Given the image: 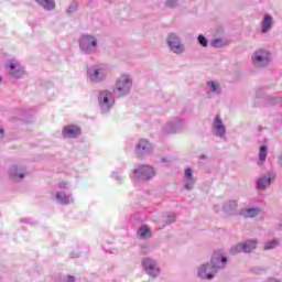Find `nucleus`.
<instances>
[{
    "mask_svg": "<svg viewBox=\"0 0 282 282\" xmlns=\"http://www.w3.org/2000/svg\"><path fill=\"white\" fill-rule=\"evenodd\" d=\"M226 263H228V258H226V256L219 251L214 252L210 262L205 263L198 268L199 279H206L207 281L215 279L217 270L226 268Z\"/></svg>",
    "mask_w": 282,
    "mask_h": 282,
    "instance_id": "nucleus-1",
    "label": "nucleus"
},
{
    "mask_svg": "<svg viewBox=\"0 0 282 282\" xmlns=\"http://www.w3.org/2000/svg\"><path fill=\"white\" fill-rule=\"evenodd\" d=\"M272 63V53L265 48H258L251 54V65L256 69H263Z\"/></svg>",
    "mask_w": 282,
    "mask_h": 282,
    "instance_id": "nucleus-2",
    "label": "nucleus"
},
{
    "mask_svg": "<svg viewBox=\"0 0 282 282\" xmlns=\"http://www.w3.org/2000/svg\"><path fill=\"white\" fill-rule=\"evenodd\" d=\"M109 65L107 64H95L87 68V76L90 83H102L109 75Z\"/></svg>",
    "mask_w": 282,
    "mask_h": 282,
    "instance_id": "nucleus-3",
    "label": "nucleus"
},
{
    "mask_svg": "<svg viewBox=\"0 0 282 282\" xmlns=\"http://www.w3.org/2000/svg\"><path fill=\"white\" fill-rule=\"evenodd\" d=\"M133 86V80L129 75H121L113 89L115 96L117 98H123V96H129L131 94V87Z\"/></svg>",
    "mask_w": 282,
    "mask_h": 282,
    "instance_id": "nucleus-4",
    "label": "nucleus"
},
{
    "mask_svg": "<svg viewBox=\"0 0 282 282\" xmlns=\"http://www.w3.org/2000/svg\"><path fill=\"white\" fill-rule=\"evenodd\" d=\"M133 175L132 182H134V184L149 182L155 177V169L151 165H140L133 170Z\"/></svg>",
    "mask_w": 282,
    "mask_h": 282,
    "instance_id": "nucleus-5",
    "label": "nucleus"
},
{
    "mask_svg": "<svg viewBox=\"0 0 282 282\" xmlns=\"http://www.w3.org/2000/svg\"><path fill=\"white\" fill-rule=\"evenodd\" d=\"M79 50L83 54H96L98 52V40L94 35H82L79 39Z\"/></svg>",
    "mask_w": 282,
    "mask_h": 282,
    "instance_id": "nucleus-6",
    "label": "nucleus"
},
{
    "mask_svg": "<svg viewBox=\"0 0 282 282\" xmlns=\"http://www.w3.org/2000/svg\"><path fill=\"white\" fill-rule=\"evenodd\" d=\"M98 102L101 113H109L116 105V99L113 98V93L110 90H102L99 93Z\"/></svg>",
    "mask_w": 282,
    "mask_h": 282,
    "instance_id": "nucleus-7",
    "label": "nucleus"
},
{
    "mask_svg": "<svg viewBox=\"0 0 282 282\" xmlns=\"http://www.w3.org/2000/svg\"><path fill=\"white\" fill-rule=\"evenodd\" d=\"M184 129H186V121L180 117H176L164 124L163 133H165V135L182 133Z\"/></svg>",
    "mask_w": 282,
    "mask_h": 282,
    "instance_id": "nucleus-8",
    "label": "nucleus"
},
{
    "mask_svg": "<svg viewBox=\"0 0 282 282\" xmlns=\"http://www.w3.org/2000/svg\"><path fill=\"white\" fill-rule=\"evenodd\" d=\"M134 151L137 158H140V160H142L147 158V155H152L153 144H151V142H149V140L147 139H141L138 141Z\"/></svg>",
    "mask_w": 282,
    "mask_h": 282,
    "instance_id": "nucleus-9",
    "label": "nucleus"
},
{
    "mask_svg": "<svg viewBox=\"0 0 282 282\" xmlns=\"http://www.w3.org/2000/svg\"><path fill=\"white\" fill-rule=\"evenodd\" d=\"M167 46L174 54H183L185 47L184 44H182V40L177 34L170 33L166 39Z\"/></svg>",
    "mask_w": 282,
    "mask_h": 282,
    "instance_id": "nucleus-10",
    "label": "nucleus"
},
{
    "mask_svg": "<svg viewBox=\"0 0 282 282\" xmlns=\"http://www.w3.org/2000/svg\"><path fill=\"white\" fill-rule=\"evenodd\" d=\"M142 265L149 276L152 279H155L156 276H160V264H158V261L151 259V258H144L142 260Z\"/></svg>",
    "mask_w": 282,
    "mask_h": 282,
    "instance_id": "nucleus-11",
    "label": "nucleus"
},
{
    "mask_svg": "<svg viewBox=\"0 0 282 282\" xmlns=\"http://www.w3.org/2000/svg\"><path fill=\"white\" fill-rule=\"evenodd\" d=\"M6 69H9V74H11L13 78H23L25 74V68H23L21 64L14 59L9 61Z\"/></svg>",
    "mask_w": 282,
    "mask_h": 282,
    "instance_id": "nucleus-12",
    "label": "nucleus"
},
{
    "mask_svg": "<svg viewBox=\"0 0 282 282\" xmlns=\"http://www.w3.org/2000/svg\"><path fill=\"white\" fill-rule=\"evenodd\" d=\"M274 180H276V174L274 172H268L262 177L258 178L257 188L259 191H265V188H268V186H270Z\"/></svg>",
    "mask_w": 282,
    "mask_h": 282,
    "instance_id": "nucleus-13",
    "label": "nucleus"
},
{
    "mask_svg": "<svg viewBox=\"0 0 282 282\" xmlns=\"http://www.w3.org/2000/svg\"><path fill=\"white\" fill-rule=\"evenodd\" d=\"M25 177V167L12 165L9 170V178L12 182H21Z\"/></svg>",
    "mask_w": 282,
    "mask_h": 282,
    "instance_id": "nucleus-14",
    "label": "nucleus"
},
{
    "mask_svg": "<svg viewBox=\"0 0 282 282\" xmlns=\"http://www.w3.org/2000/svg\"><path fill=\"white\" fill-rule=\"evenodd\" d=\"M214 135L217 138H224L226 135V126H224V121H221V118L219 116L215 117L214 123Z\"/></svg>",
    "mask_w": 282,
    "mask_h": 282,
    "instance_id": "nucleus-15",
    "label": "nucleus"
},
{
    "mask_svg": "<svg viewBox=\"0 0 282 282\" xmlns=\"http://www.w3.org/2000/svg\"><path fill=\"white\" fill-rule=\"evenodd\" d=\"M221 94V85L217 82L209 80L207 82V96L208 98H213V96H220Z\"/></svg>",
    "mask_w": 282,
    "mask_h": 282,
    "instance_id": "nucleus-16",
    "label": "nucleus"
},
{
    "mask_svg": "<svg viewBox=\"0 0 282 282\" xmlns=\"http://www.w3.org/2000/svg\"><path fill=\"white\" fill-rule=\"evenodd\" d=\"M80 133H82L80 128L77 126H66L63 129L64 138H78Z\"/></svg>",
    "mask_w": 282,
    "mask_h": 282,
    "instance_id": "nucleus-17",
    "label": "nucleus"
},
{
    "mask_svg": "<svg viewBox=\"0 0 282 282\" xmlns=\"http://www.w3.org/2000/svg\"><path fill=\"white\" fill-rule=\"evenodd\" d=\"M55 199L58 202V204H63L64 206H67V204H72V202H74L72 194H66L65 192H57Z\"/></svg>",
    "mask_w": 282,
    "mask_h": 282,
    "instance_id": "nucleus-18",
    "label": "nucleus"
},
{
    "mask_svg": "<svg viewBox=\"0 0 282 282\" xmlns=\"http://www.w3.org/2000/svg\"><path fill=\"white\" fill-rule=\"evenodd\" d=\"M258 241L257 239H249V240H245L242 242V250L246 254H250V252H253V250H257V246H258Z\"/></svg>",
    "mask_w": 282,
    "mask_h": 282,
    "instance_id": "nucleus-19",
    "label": "nucleus"
},
{
    "mask_svg": "<svg viewBox=\"0 0 282 282\" xmlns=\"http://www.w3.org/2000/svg\"><path fill=\"white\" fill-rule=\"evenodd\" d=\"M272 21H273L272 15L265 14L263 17V20L261 22L262 34H268V32L272 30Z\"/></svg>",
    "mask_w": 282,
    "mask_h": 282,
    "instance_id": "nucleus-20",
    "label": "nucleus"
},
{
    "mask_svg": "<svg viewBox=\"0 0 282 282\" xmlns=\"http://www.w3.org/2000/svg\"><path fill=\"white\" fill-rule=\"evenodd\" d=\"M260 213H261V208L251 207V208L241 209L240 215H242V217H246V218H252V217H257V215H259Z\"/></svg>",
    "mask_w": 282,
    "mask_h": 282,
    "instance_id": "nucleus-21",
    "label": "nucleus"
},
{
    "mask_svg": "<svg viewBox=\"0 0 282 282\" xmlns=\"http://www.w3.org/2000/svg\"><path fill=\"white\" fill-rule=\"evenodd\" d=\"M237 200H228L224 204L223 210L224 213H227V215H234L235 210H237Z\"/></svg>",
    "mask_w": 282,
    "mask_h": 282,
    "instance_id": "nucleus-22",
    "label": "nucleus"
},
{
    "mask_svg": "<svg viewBox=\"0 0 282 282\" xmlns=\"http://www.w3.org/2000/svg\"><path fill=\"white\" fill-rule=\"evenodd\" d=\"M35 1L36 3H39L41 8L47 11H52L54 10V8H56V2H54V0H35Z\"/></svg>",
    "mask_w": 282,
    "mask_h": 282,
    "instance_id": "nucleus-23",
    "label": "nucleus"
},
{
    "mask_svg": "<svg viewBox=\"0 0 282 282\" xmlns=\"http://www.w3.org/2000/svg\"><path fill=\"white\" fill-rule=\"evenodd\" d=\"M137 235L140 236V239H149V238L153 237V234L151 232V229L147 226H141L138 229Z\"/></svg>",
    "mask_w": 282,
    "mask_h": 282,
    "instance_id": "nucleus-24",
    "label": "nucleus"
},
{
    "mask_svg": "<svg viewBox=\"0 0 282 282\" xmlns=\"http://www.w3.org/2000/svg\"><path fill=\"white\" fill-rule=\"evenodd\" d=\"M267 158H268V145H260L259 162H261V164H263V162L265 161Z\"/></svg>",
    "mask_w": 282,
    "mask_h": 282,
    "instance_id": "nucleus-25",
    "label": "nucleus"
},
{
    "mask_svg": "<svg viewBox=\"0 0 282 282\" xmlns=\"http://www.w3.org/2000/svg\"><path fill=\"white\" fill-rule=\"evenodd\" d=\"M196 182L197 181L195 178H184V188L186 191H193V188H195Z\"/></svg>",
    "mask_w": 282,
    "mask_h": 282,
    "instance_id": "nucleus-26",
    "label": "nucleus"
},
{
    "mask_svg": "<svg viewBox=\"0 0 282 282\" xmlns=\"http://www.w3.org/2000/svg\"><path fill=\"white\" fill-rule=\"evenodd\" d=\"M274 248H279V240L276 239L264 243L263 250H274Z\"/></svg>",
    "mask_w": 282,
    "mask_h": 282,
    "instance_id": "nucleus-27",
    "label": "nucleus"
},
{
    "mask_svg": "<svg viewBox=\"0 0 282 282\" xmlns=\"http://www.w3.org/2000/svg\"><path fill=\"white\" fill-rule=\"evenodd\" d=\"M229 252H230V254H239V252H243V245H242V242L231 247Z\"/></svg>",
    "mask_w": 282,
    "mask_h": 282,
    "instance_id": "nucleus-28",
    "label": "nucleus"
},
{
    "mask_svg": "<svg viewBox=\"0 0 282 282\" xmlns=\"http://www.w3.org/2000/svg\"><path fill=\"white\" fill-rule=\"evenodd\" d=\"M76 10H78V2H72L66 12L67 14H74Z\"/></svg>",
    "mask_w": 282,
    "mask_h": 282,
    "instance_id": "nucleus-29",
    "label": "nucleus"
},
{
    "mask_svg": "<svg viewBox=\"0 0 282 282\" xmlns=\"http://www.w3.org/2000/svg\"><path fill=\"white\" fill-rule=\"evenodd\" d=\"M180 6V0H166L165 7L166 8H177Z\"/></svg>",
    "mask_w": 282,
    "mask_h": 282,
    "instance_id": "nucleus-30",
    "label": "nucleus"
},
{
    "mask_svg": "<svg viewBox=\"0 0 282 282\" xmlns=\"http://www.w3.org/2000/svg\"><path fill=\"white\" fill-rule=\"evenodd\" d=\"M198 43L202 47H208V40L202 34L198 35Z\"/></svg>",
    "mask_w": 282,
    "mask_h": 282,
    "instance_id": "nucleus-31",
    "label": "nucleus"
},
{
    "mask_svg": "<svg viewBox=\"0 0 282 282\" xmlns=\"http://www.w3.org/2000/svg\"><path fill=\"white\" fill-rule=\"evenodd\" d=\"M184 180H195V177L193 176V169H185Z\"/></svg>",
    "mask_w": 282,
    "mask_h": 282,
    "instance_id": "nucleus-32",
    "label": "nucleus"
},
{
    "mask_svg": "<svg viewBox=\"0 0 282 282\" xmlns=\"http://www.w3.org/2000/svg\"><path fill=\"white\" fill-rule=\"evenodd\" d=\"M213 47H224V41L221 39H215L212 41Z\"/></svg>",
    "mask_w": 282,
    "mask_h": 282,
    "instance_id": "nucleus-33",
    "label": "nucleus"
},
{
    "mask_svg": "<svg viewBox=\"0 0 282 282\" xmlns=\"http://www.w3.org/2000/svg\"><path fill=\"white\" fill-rule=\"evenodd\" d=\"M175 214H169L166 219H165V224H175Z\"/></svg>",
    "mask_w": 282,
    "mask_h": 282,
    "instance_id": "nucleus-34",
    "label": "nucleus"
},
{
    "mask_svg": "<svg viewBox=\"0 0 282 282\" xmlns=\"http://www.w3.org/2000/svg\"><path fill=\"white\" fill-rule=\"evenodd\" d=\"M251 272H253V274H261L262 272H265V269L256 267L251 269Z\"/></svg>",
    "mask_w": 282,
    "mask_h": 282,
    "instance_id": "nucleus-35",
    "label": "nucleus"
},
{
    "mask_svg": "<svg viewBox=\"0 0 282 282\" xmlns=\"http://www.w3.org/2000/svg\"><path fill=\"white\" fill-rule=\"evenodd\" d=\"M112 180H116L117 182L121 183L123 177H122V175L118 174L117 172H113Z\"/></svg>",
    "mask_w": 282,
    "mask_h": 282,
    "instance_id": "nucleus-36",
    "label": "nucleus"
},
{
    "mask_svg": "<svg viewBox=\"0 0 282 282\" xmlns=\"http://www.w3.org/2000/svg\"><path fill=\"white\" fill-rule=\"evenodd\" d=\"M59 188H69V183H67V182H62V183H59Z\"/></svg>",
    "mask_w": 282,
    "mask_h": 282,
    "instance_id": "nucleus-37",
    "label": "nucleus"
},
{
    "mask_svg": "<svg viewBox=\"0 0 282 282\" xmlns=\"http://www.w3.org/2000/svg\"><path fill=\"white\" fill-rule=\"evenodd\" d=\"M4 135H6V131L3 130L2 127H0V140H3Z\"/></svg>",
    "mask_w": 282,
    "mask_h": 282,
    "instance_id": "nucleus-38",
    "label": "nucleus"
},
{
    "mask_svg": "<svg viewBox=\"0 0 282 282\" xmlns=\"http://www.w3.org/2000/svg\"><path fill=\"white\" fill-rule=\"evenodd\" d=\"M78 257H80V254H78L76 252L70 253V259H78Z\"/></svg>",
    "mask_w": 282,
    "mask_h": 282,
    "instance_id": "nucleus-39",
    "label": "nucleus"
},
{
    "mask_svg": "<svg viewBox=\"0 0 282 282\" xmlns=\"http://www.w3.org/2000/svg\"><path fill=\"white\" fill-rule=\"evenodd\" d=\"M76 278H74L73 275H68L67 276V282H75Z\"/></svg>",
    "mask_w": 282,
    "mask_h": 282,
    "instance_id": "nucleus-40",
    "label": "nucleus"
},
{
    "mask_svg": "<svg viewBox=\"0 0 282 282\" xmlns=\"http://www.w3.org/2000/svg\"><path fill=\"white\" fill-rule=\"evenodd\" d=\"M20 221L21 224H30V219L28 218H22Z\"/></svg>",
    "mask_w": 282,
    "mask_h": 282,
    "instance_id": "nucleus-41",
    "label": "nucleus"
},
{
    "mask_svg": "<svg viewBox=\"0 0 282 282\" xmlns=\"http://www.w3.org/2000/svg\"><path fill=\"white\" fill-rule=\"evenodd\" d=\"M267 282H281V281H279L278 279L271 278V279H269Z\"/></svg>",
    "mask_w": 282,
    "mask_h": 282,
    "instance_id": "nucleus-42",
    "label": "nucleus"
},
{
    "mask_svg": "<svg viewBox=\"0 0 282 282\" xmlns=\"http://www.w3.org/2000/svg\"><path fill=\"white\" fill-rule=\"evenodd\" d=\"M279 163H280L281 166H282V153L279 155Z\"/></svg>",
    "mask_w": 282,
    "mask_h": 282,
    "instance_id": "nucleus-43",
    "label": "nucleus"
},
{
    "mask_svg": "<svg viewBox=\"0 0 282 282\" xmlns=\"http://www.w3.org/2000/svg\"><path fill=\"white\" fill-rule=\"evenodd\" d=\"M206 158V155H202L200 159L204 160Z\"/></svg>",
    "mask_w": 282,
    "mask_h": 282,
    "instance_id": "nucleus-44",
    "label": "nucleus"
},
{
    "mask_svg": "<svg viewBox=\"0 0 282 282\" xmlns=\"http://www.w3.org/2000/svg\"><path fill=\"white\" fill-rule=\"evenodd\" d=\"M162 162H167V160L163 158V159H162Z\"/></svg>",
    "mask_w": 282,
    "mask_h": 282,
    "instance_id": "nucleus-45",
    "label": "nucleus"
},
{
    "mask_svg": "<svg viewBox=\"0 0 282 282\" xmlns=\"http://www.w3.org/2000/svg\"><path fill=\"white\" fill-rule=\"evenodd\" d=\"M3 80V77L0 76V83Z\"/></svg>",
    "mask_w": 282,
    "mask_h": 282,
    "instance_id": "nucleus-46",
    "label": "nucleus"
}]
</instances>
